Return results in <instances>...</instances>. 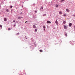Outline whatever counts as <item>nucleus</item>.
I'll return each mask as SVG.
<instances>
[{"mask_svg": "<svg viewBox=\"0 0 75 75\" xmlns=\"http://www.w3.org/2000/svg\"><path fill=\"white\" fill-rule=\"evenodd\" d=\"M64 28L65 29H67L68 28V25H65L64 26Z\"/></svg>", "mask_w": 75, "mask_h": 75, "instance_id": "nucleus-1", "label": "nucleus"}, {"mask_svg": "<svg viewBox=\"0 0 75 75\" xmlns=\"http://www.w3.org/2000/svg\"><path fill=\"white\" fill-rule=\"evenodd\" d=\"M47 23H48L49 24H51V22H50V21H47Z\"/></svg>", "mask_w": 75, "mask_h": 75, "instance_id": "nucleus-2", "label": "nucleus"}, {"mask_svg": "<svg viewBox=\"0 0 75 75\" xmlns=\"http://www.w3.org/2000/svg\"><path fill=\"white\" fill-rule=\"evenodd\" d=\"M72 23H71L69 24V27H71V26H72Z\"/></svg>", "mask_w": 75, "mask_h": 75, "instance_id": "nucleus-3", "label": "nucleus"}, {"mask_svg": "<svg viewBox=\"0 0 75 75\" xmlns=\"http://www.w3.org/2000/svg\"><path fill=\"white\" fill-rule=\"evenodd\" d=\"M63 24H66V21H63Z\"/></svg>", "mask_w": 75, "mask_h": 75, "instance_id": "nucleus-4", "label": "nucleus"}, {"mask_svg": "<svg viewBox=\"0 0 75 75\" xmlns=\"http://www.w3.org/2000/svg\"><path fill=\"white\" fill-rule=\"evenodd\" d=\"M55 23L56 24H58V21L56 20L55 21Z\"/></svg>", "mask_w": 75, "mask_h": 75, "instance_id": "nucleus-5", "label": "nucleus"}, {"mask_svg": "<svg viewBox=\"0 0 75 75\" xmlns=\"http://www.w3.org/2000/svg\"><path fill=\"white\" fill-rule=\"evenodd\" d=\"M66 11H67V12H69V10L68 9H66Z\"/></svg>", "mask_w": 75, "mask_h": 75, "instance_id": "nucleus-6", "label": "nucleus"}, {"mask_svg": "<svg viewBox=\"0 0 75 75\" xmlns=\"http://www.w3.org/2000/svg\"><path fill=\"white\" fill-rule=\"evenodd\" d=\"M4 20L5 21H7V19L6 18H5L4 19Z\"/></svg>", "mask_w": 75, "mask_h": 75, "instance_id": "nucleus-7", "label": "nucleus"}, {"mask_svg": "<svg viewBox=\"0 0 75 75\" xmlns=\"http://www.w3.org/2000/svg\"><path fill=\"white\" fill-rule=\"evenodd\" d=\"M6 11L7 12H8H8H9V11H9V10H8V9H6Z\"/></svg>", "mask_w": 75, "mask_h": 75, "instance_id": "nucleus-8", "label": "nucleus"}, {"mask_svg": "<svg viewBox=\"0 0 75 75\" xmlns=\"http://www.w3.org/2000/svg\"><path fill=\"white\" fill-rule=\"evenodd\" d=\"M43 27L44 29L46 28V27H45V26H43Z\"/></svg>", "mask_w": 75, "mask_h": 75, "instance_id": "nucleus-9", "label": "nucleus"}, {"mask_svg": "<svg viewBox=\"0 0 75 75\" xmlns=\"http://www.w3.org/2000/svg\"><path fill=\"white\" fill-rule=\"evenodd\" d=\"M33 28H36V26L35 25L33 26Z\"/></svg>", "mask_w": 75, "mask_h": 75, "instance_id": "nucleus-10", "label": "nucleus"}, {"mask_svg": "<svg viewBox=\"0 0 75 75\" xmlns=\"http://www.w3.org/2000/svg\"><path fill=\"white\" fill-rule=\"evenodd\" d=\"M59 14H62V12L60 11L59 12Z\"/></svg>", "mask_w": 75, "mask_h": 75, "instance_id": "nucleus-11", "label": "nucleus"}, {"mask_svg": "<svg viewBox=\"0 0 75 75\" xmlns=\"http://www.w3.org/2000/svg\"><path fill=\"white\" fill-rule=\"evenodd\" d=\"M39 51L40 52H42L43 51H42V50H39Z\"/></svg>", "mask_w": 75, "mask_h": 75, "instance_id": "nucleus-12", "label": "nucleus"}, {"mask_svg": "<svg viewBox=\"0 0 75 75\" xmlns=\"http://www.w3.org/2000/svg\"><path fill=\"white\" fill-rule=\"evenodd\" d=\"M63 16L64 17H65V16H66V14H64L63 15Z\"/></svg>", "mask_w": 75, "mask_h": 75, "instance_id": "nucleus-13", "label": "nucleus"}, {"mask_svg": "<svg viewBox=\"0 0 75 75\" xmlns=\"http://www.w3.org/2000/svg\"><path fill=\"white\" fill-rule=\"evenodd\" d=\"M0 27H1V29L2 28V25H0Z\"/></svg>", "mask_w": 75, "mask_h": 75, "instance_id": "nucleus-14", "label": "nucleus"}, {"mask_svg": "<svg viewBox=\"0 0 75 75\" xmlns=\"http://www.w3.org/2000/svg\"><path fill=\"white\" fill-rule=\"evenodd\" d=\"M58 7V5H56V7Z\"/></svg>", "mask_w": 75, "mask_h": 75, "instance_id": "nucleus-15", "label": "nucleus"}, {"mask_svg": "<svg viewBox=\"0 0 75 75\" xmlns=\"http://www.w3.org/2000/svg\"><path fill=\"white\" fill-rule=\"evenodd\" d=\"M35 32H37V30L35 29Z\"/></svg>", "mask_w": 75, "mask_h": 75, "instance_id": "nucleus-16", "label": "nucleus"}, {"mask_svg": "<svg viewBox=\"0 0 75 75\" xmlns=\"http://www.w3.org/2000/svg\"><path fill=\"white\" fill-rule=\"evenodd\" d=\"M64 1V0H61V2H62V1Z\"/></svg>", "mask_w": 75, "mask_h": 75, "instance_id": "nucleus-17", "label": "nucleus"}, {"mask_svg": "<svg viewBox=\"0 0 75 75\" xmlns=\"http://www.w3.org/2000/svg\"><path fill=\"white\" fill-rule=\"evenodd\" d=\"M65 35L66 36H67V35H67V33H65Z\"/></svg>", "mask_w": 75, "mask_h": 75, "instance_id": "nucleus-18", "label": "nucleus"}, {"mask_svg": "<svg viewBox=\"0 0 75 75\" xmlns=\"http://www.w3.org/2000/svg\"><path fill=\"white\" fill-rule=\"evenodd\" d=\"M13 7V6H10V8H12Z\"/></svg>", "mask_w": 75, "mask_h": 75, "instance_id": "nucleus-19", "label": "nucleus"}, {"mask_svg": "<svg viewBox=\"0 0 75 75\" xmlns=\"http://www.w3.org/2000/svg\"><path fill=\"white\" fill-rule=\"evenodd\" d=\"M43 16H46V14H45L44 15H43Z\"/></svg>", "mask_w": 75, "mask_h": 75, "instance_id": "nucleus-20", "label": "nucleus"}, {"mask_svg": "<svg viewBox=\"0 0 75 75\" xmlns=\"http://www.w3.org/2000/svg\"><path fill=\"white\" fill-rule=\"evenodd\" d=\"M10 30H11V29L10 28H8V30H9V31H10Z\"/></svg>", "mask_w": 75, "mask_h": 75, "instance_id": "nucleus-21", "label": "nucleus"}, {"mask_svg": "<svg viewBox=\"0 0 75 75\" xmlns=\"http://www.w3.org/2000/svg\"><path fill=\"white\" fill-rule=\"evenodd\" d=\"M18 19H20V17H18Z\"/></svg>", "mask_w": 75, "mask_h": 75, "instance_id": "nucleus-22", "label": "nucleus"}, {"mask_svg": "<svg viewBox=\"0 0 75 75\" xmlns=\"http://www.w3.org/2000/svg\"><path fill=\"white\" fill-rule=\"evenodd\" d=\"M37 11H35V12L36 13H37Z\"/></svg>", "mask_w": 75, "mask_h": 75, "instance_id": "nucleus-23", "label": "nucleus"}, {"mask_svg": "<svg viewBox=\"0 0 75 75\" xmlns=\"http://www.w3.org/2000/svg\"><path fill=\"white\" fill-rule=\"evenodd\" d=\"M13 22L14 23H15V20L13 21Z\"/></svg>", "mask_w": 75, "mask_h": 75, "instance_id": "nucleus-24", "label": "nucleus"}, {"mask_svg": "<svg viewBox=\"0 0 75 75\" xmlns=\"http://www.w3.org/2000/svg\"><path fill=\"white\" fill-rule=\"evenodd\" d=\"M73 17H75V15L74 14L73 15Z\"/></svg>", "mask_w": 75, "mask_h": 75, "instance_id": "nucleus-25", "label": "nucleus"}, {"mask_svg": "<svg viewBox=\"0 0 75 75\" xmlns=\"http://www.w3.org/2000/svg\"><path fill=\"white\" fill-rule=\"evenodd\" d=\"M12 11H13V10H11V13H12Z\"/></svg>", "mask_w": 75, "mask_h": 75, "instance_id": "nucleus-26", "label": "nucleus"}, {"mask_svg": "<svg viewBox=\"0 0 75 75\" xmlns=\"http://www.w3.org/2000/svg\"><path fill=\"white\" fill-rule=\"evenodd\" d=\"M17 35H19V33H17Z\"/></svg>", "mask_w": 75, "mask_h": 75, "instance_id": "nucleus-27", "label": "nucleus"}, {"mask_svg": "<svg viewBox=\"0 0 75 75\" xmlns=\"http://www.w3.org/2000/svg\"><path fill=\"white\" fill-rule=\"evenodd\" d=\"M42 10H43V7H42Z\"/></svg>", "mask_w": 75, "mask_h": 75, "instance_id": "nucleus-28", "label": "nucleus"}, {"mask_svg": "<svg viewBox=\"0 0 75 75\" xmlns=\"http://www.w3.org/2000/svg\"><path fill=\"white\" fill-rule=\"evenodd\" d=\"M27 22H28L27 21H26V22H25V23H27Z\"/></svg>", "mask_w": 75, "mask_h": 75, "instance_id": "nucleus-29", "label": "nucleus"}, {"mask_svg": "<svg viewBox=\"0 0 75 75\" xmlns=\"http://www.w3.org/2000/svg\"><path fill=\"white\" fill-rule=\"evenodd\" d=\"M43 30L44 31H45V29H44Z\"/></svg>", "mask_w": 75, "mask_h": 75, "instance_id": "nucleus-30", "label": "nucleus"}, {"mask_svg": "<svg viewBox=\"0 0 75 75\" xmlns=\"http://www.w3.org/2000/svg\"><path fill=\"white\" fill-rule=\"evenodd\" d=\"M14 27H16V25H14Z\"/></svg>", "mask_w": 75, "mask_h": 75, "instance_id": "nucleus-31", "label": "nucleus"}, {"mask_svg": "<svg viewBox=\"0 0 75 75\" xmlns=\"http://www.w3.org/2000/svg\"><path fill=\"white\" fill-rule=\"evenodd\" d=\"M21 18H23V17H21Z\"/></svg>", "mask_w": 75, "mask_h": 75, "instance_id": "nucleus-32", "label": "nucleus"}, {"mask_svg": "<svg viewBox=\"0 0 75 75\" xmlns=\"http://www.w3.org/2000/svg\"><path fill=\"white\" fill-rule=\"evenodd\" d=\"M23 7V6H22V7Z\"/></svg>", "mask_w": 75, "mask_h": 75, "instance_id": "nucleus-33", "label": "nucleus"}]
</instances>
